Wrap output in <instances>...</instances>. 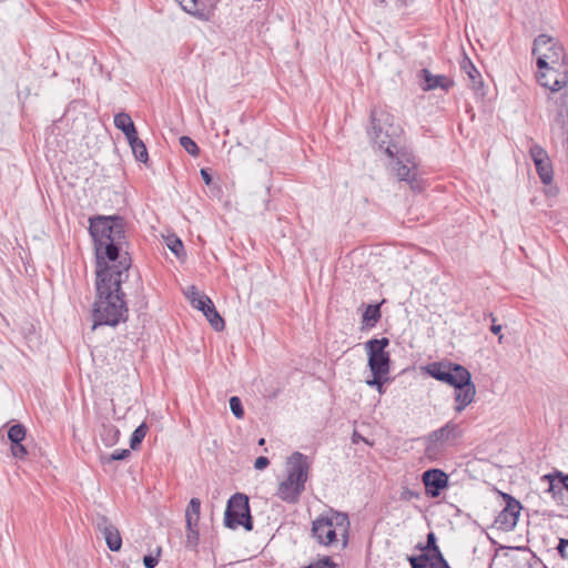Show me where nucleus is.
Segmentation results:
<instances>
[{
	"mask_svg": "<svg viewBox=\"0 0 568 568\" xmlns=\"http://www.w3.org/2000/svg\"><path fill=\"white\" fill-rule=\"evenodd\" d=\"M89 230L95 244L97 270L118 265L121 257L129 256L126 253L120 254L124 244V223L121 217H91Z\"/></svg>",
	"mask_w": 568,
	"mask_h": 568,
	"instance_id": "nucleus-2",
	"label": "nucleus"
},
{
	"mask_svg": "<svg viewBox=\"0 0 568 568\" xmlns=\"http://www.w3.org/2000/svg\"><path fill=\"white\" fill-rule=\"evenodd\" d=\"M505 559L510 568H532L535 556L526 548H513L505 554Z\"/></svg>",
	"mask_w": 568,
	"mask_h": 568,
	"instance_id": "nucleus-17",
	"label": "nucleus"
},
{
	"mask_svg": "<svg viewBox=\"0 0 568 568\" xmlns=\"http://www.w3.org/2000/svg\"><path fill=\"white\" fill-rule=\"evenodd\" d=\"M462 436L459 425L454 422H448L440 428L432 432L425 438V454L432 460L442 458L448 447Z\"/></svg>",
	"mask_w": 568,
	"mask_h": 568,
	"instance_id": "nucleus-7",
	"label": "nucleus"
},
{
	"mask_svg": "<svg viewBox=\"0 0 568 568\" xmlns=\"http://www.w3.org/2000/svg\"><path fill=\"white\" fill-rule=\"evenodd\" d=\"M557 549L560 556L568 560V539H560Z\"/></svg>",
	"mask_w": 568,
	"mask_h": 568,
	"instance_id": "nucleus-38",
	"label": "nucleus"
},
{
	"mask_svg": "<svg viewBox=\"0 0 568 568\" xmlns=\"http://www.w3.org/2000/svg\"><path fill=\"white\" fill-rule=\"evenodd\" d=\"M400 128L394 125L392 116L386 112H372V129L368 132L374 144L383 150L388 158H394L402 150L399 144Z\"/></svg>",
	"mask_w": 568,
	"mask_h": 568,
	"instance_id": "nucleus-6",
	"label": "nucleus"
},
{
	"mask_svg": "<svg viewBox=\"0 0 568 568\" xmlns=\"http://www.w3.org/2000/svg\"><path fill=\"white\" fill-rule=\"evenodd\" d=\"M159 562L158 556H144L143 564L145 568H154Z\"/></svg>",
	"mask_w": 568,
	"mask_h": 568,
	"instance_id": "nucleus-39",
	"label": "nucleus"
},
{
	"mask_svg": "<svg viewBox=\"0 0 568 568\" xmlns=\"http://www.w3.org/2000/svg\"><path fill=\"white\" fill-rule=\"evenodd\" d=\"M460 68L467 74L471 88L474 90L479 89L483 84L480 72L476 69V67L467 57L463 58Z\"/></svg>",
	"mask_w": 568,
	"mask_h": 568,
	"instance_id": "nucleus-22",
	"label": "nucleus"
},
{
	"mask_svg": "<svg viewBox=\"0 0 568 568\" xmlns=\"http://www.w3.org/2000/svg\"><path fill=\"white\" fill-rule=\"evenodd\" d=\"M224 524L231 529H235L239 526H243L248 531L253 529L248 497L246 495L236 493L229 499Z\"/></svg>",
	"mask_w": 568,
	"mask_h": 568,
	"instance_id": "nucleus-10",
	"label": "nucleus"
},
{
	"mask_svg": "<svg viewBox=\"0 0 568 568\" xmlns=\"http://www.w3.org/2000/svg\"><path fill=\"white\" fill-rule=\"evenodd\" d=\"M264 444H265V439H264V438H261V439L258 440V445H261V446H262V445H264Z\"/></svg>",
	"mask_w": 568,
	"mask_h": 568,
	"instance_id": "nucleus-47",
	"label": "nucleus"
},
{
	"mask_svg": "<svg viewBox=\"0 0 568 568\" xmlns=\"http://www.w3.org/2000/svg\"><path fill=\"white\" fill-rule=\"evenodd\" d=\"M105 430L108 432L109 436H110V439L108 440V445H113L118 442L119 439V435H120V432L119 429H116L115 427L111 426L109 428H105Z\"/></svg>",
	"mask_w": 568,
	"mask_h": 568,
	"instance_id": "nucleus-37",
	"label": "nucleus"
},
{
	"mask_svg": "<svg viewBox=\"0 0 568 568\" xmlns=\"http://www.w3.org/2000/svg\"><path fill=\"white\" fill-rule=\"evenodd\" d=\"M566 476L561 471L556 470L541 477L542 481L548 483L547 491L551 494L557 504H564L566 488L561 483V477Z\"/></svg>",
	"mask_w": 568,
	"mask_h": 568,
	"instance_id": "nucleus-18",
	"label": "nucleus"
},
{
	"mask_svg": "<svg viewBox=\"0 0 568 568\" xmlns=\"http://www.w3.org/2000/svg\"><path fill=\"white\" fill-rule=\"evenodd\" d=\"M507 497L506 507L497 515L494 527L498 530L510 531L517 525L521 506L519 501L514 499L508 495H504Z\"/></svg>",
	"mask_w": 568,
	"mask_h": 568,
	"instance_id": "nucleus-12",
	"label": "nucleus"
},
{
	"mask_svg": "<svg viewBox=\"0 0 568 568\" xmlns=\"http://www.w3.org/2000/svg\"><path fill=\"white\" fill-rule=\"evenodd\" d=\"M270 464V460L267 457H264V456H260L256 458L255 463H254V467L258 470H262L264 468H266Z\"/></svg>",
	"mask_w": 568,
	"mask_h": 568,
	"instance_id": "nucleus-40",
	"label": "nucleus"
},
{
	"mask_svg": "<svg viewBox=\"0 0 568 568\" xmlns=\"http://www.w3.org/2000/svg\"><path fill=\"white\" fill-rule=\"evenodd\" d=\"M129 455H130V450L129 449L115 450L111 455H109L108 457H104L103 462L104 463H111V462H114V460H123L126 457H129Z\"/></svg>",
	"mask_w": 568,
	"mask_h": 568,
	"instance_id": "nucleus-35",
	"label": "nucleus"
},
{
	"mask_svg": "<svg viewBox=\"0 0 568 568\" xmlns=\"http://www.w3.org/2000/svg\"><path fill=\"white\" fill-rule=\"evenodd\" d=\"M130 266L131 258L123 256L118 265L97 270L98 301L93 310V329L99 325L115 326L125 318L128 308L121 284L128 278Z\"/></svg>",
	"mask_w": 568,
	"mask_h": 568,
	"instance_id": "nucleus-1",
	"label": "nucleus"
},
{
	"mask_svg": "<svg viewBox=\"0 0 568 568\" xmlns=\"http://www.w3.org/2000/svg\"><path fill=\"white\" fill-rule=\"evenodd\" d=\"M11 453L16 458H24L28 454L27 448L22 445V442L11 443Z\"/></svg>",
	"mask_w": 568,
	"mask_h": 568,
	"instance_id": "nucleus-36",
	"label": "nucleus"
},
{
	"mask_svg": "<svg viewBox=\"0 0 568 568\" xmlns=\"http://www.w3.org/2000/svg\"><path fill=\"white\" fill-rule=\"evenodd\" d=\"M349 527L346 514L329 510L313 521L312 535L323 546L344 549L347 546Z\"/></svg>",
	"mask_w": 568,
	"mask_h": 568,
	"instance_id": "nucleus-4",
	"label": "nucleus"
},
{
	"mask_svg": "<svg viewBox=\"0 0 568 568\" xmlns=\"http://www.w3.org/2000/svg\"><path fill=\"white\" fill-rule=\"evenodd\" d=\"M230 408L236 418H243L244 409L239 397L233 396L230 398Z\"/></svg>",
	"mask_w": 568,
	"mask_h": 568,
	"instance_id": "nucleus-33",
	"label": "nucleus"
},
{
	"mask_svg": "<svg viewBox=\"0 0 568 568\" xmlns=\"http://www.w3.org/2000/svg\"><path fill=\"white\" fill-rule=\"evenodd\" d=\"M540 70L539 83L552 92L559 91L568 83V68L548 65Z\"/></svg>",
	"mask_w": 568,
	"mask_h": 568,
	"instance_id": "nucleus-14",
	"label": "nucleus"
},
{
	"mask_svg": "<svg viewBox=\"0 0 568 568\" xmlns=\"http://www.w3.org/2000/svg\"><path fill=\"white\" fill-rule=\"evenodd\" d=\"M409 562L412 568H450L443 556L420 555L410 557Z\"/></svg>",
	"mask_w": 568,
	"mask_h": 568,
	"instance_id": "nucleus-19",
	"label": "nucleus"
},
{
	"mask_svg": "<svg viewBox=\"0 0 568 568\" xmlns=\"http://www.w3.org/2000/svg\"><path fill=\"white\" fill-rule=\"evenodd\" d=\"M201 501L199 498H192L185 509V520L187 530L193 531V526H197L200 520Z\"/></svg>",
	"mask_w": 568,
	"mask_h": 568,
	"instance_id": "nucleus-23",
	"label": "nucleus"
},
{
	"mask_svg": "<svg viewBox=\"0 0 568 568\" xmlns=\"http://www.w3.org/2000/svg\"><path fill=\"white\" fill-rule=\"evenodd\" d=\"M389 341L386 337L381 339H369L365 346L368 352V366L373 378L366 381L367 385L379 384V378H384L389 373V354L385 351Z\"/></svg>",
	"mask_w": 568,
	"mask_h": 568,
	"instance_id": "nucleus-9",
	"label": "nucleus"
},
{
	"mask_svg": "<svg viewBox=\"0 0 568 568\" xmlns=\"http://www.w3.org/2000/svg\"><path fill=\"white\" fill-rule=\"evenodd\" d=\"M187 295L190 297L192 306L201 311L202 313L205 311V308H209L213 303L206 295L199 292L194 286L190 288Z\"/></svg>",
	"mask_w": 568,
	"mask_h": 568,
	"instance_id": "nucleus-24",
	"label": "nucleus"
},
{
	"mask_svg": "<svg viewBox=\"0 0 568 568\" xmlns=\"http://www.w3.org/2000/svg\"><path fill=\"white\" fill-rule=\"evenodd\" d=\"M393 163V169L396 171V175L400 181L408 182L413 189H415L416 183V163L414 156L404 151L399 150L398 154H395Z\"/></svg>",
	"mask_w": 568,
	"mask_h": 568,
	"instance_id": "nucleus-11",
	"label": "nucleus"
},
{
	"mask_svg": "<svg viewBox=\"0 0 568 568\" xmlns=\"http://www.w3.org/2000/svg\"><path fill=\"white\" fill-rule=\"evenodd\" d=\"M426 549L430 552H427L428 556H443L439 548L436 545V537L434 532H429L427 535V545Z\"/></svg>",
	"mask_w": 568,
	"mask_h": 568,
	"instance_id": "nucleus-32",
	"label": "nucleus"
},
{
	"mask_svg": "<svg viewBox=\"0 0 568 568\" xmlns=\"http://www.w3.org/2000/svg\"><path fill=\"white\" fill-rule=\"evenodd\" d=\"M181 146L192 156H197L200 153V149L197 144L190 136H181L180 138Z\"/></svg>",
	"mask_w": 568,
	"mask_h": 568,
	"instance_id": "nucleus-31",
	"label": "nucleus"
},
{
	"mask_svg": "<svg viewBox=\"0 0 568 568\" xmlns=\"http://www.w3.org/2000/svg\"><path fill=\"white\" fill-rule=\"evenodd\" d=\"M203 314L216 332H221L224 328V326H225L224 320L217 313L213 303L211 304V306L209 308H205Z\"/></svg>",
	"mask_w": 568,
	"mask_h": 568,
	"instance_id": "nucleus-26",
	"label": "nucleus"
},
{
	"mask_svg": "<svg viewBox=\"0 0 568 568\" xmlns=\"http://www.w3.org/2000/svg\"><path fill=\"white\" fill-rule=\"evenodd\" d=\"M200 173H201V176H202L203 181L205 182V184L210 185L212 182V178H211L210 173L207 172V170L201 169Z\"/></svg>",
	"mask_w": 568,
	"mask_h": 568,
	"instance_id": "nucleus-42",
	"label": "nucleus"
},
{
	"mask_svg": "<svg viewBox=\"0 0 568 568\" xmlns=\"http://www.w3.org/2000/svg\"><path fill=\"white\" fill-rule=\"evenodd\" d=\"M529 153L541 182L550 184L554 180V169L547 151L538 144H532Z\"/></svg>",
	"mask_w": 568,
	"mask_h": 568,
	"instance_id": "nucleus-13",
	"label": "nucleus"
},
{
	"mask_svg": "<svg viewBox=\"0 0 568 568\" xmlns=\"http://www.w3.org/2000/svg\"><path fill=\"white\" fill-rule=\"evenodd\" d=\"M146 432H148V427L144 423L135 428V430L133 432L131 439H130V447L132 449L138 448V446L141 444L143 438L145 437Z\"/></svg>",
	"mask_w": 568,
	"mask_h": 568,
	"instance_id": "nucleus-30",
	"label": "nucleus"
},
{
	"mask_svg": "<svg viewBox=\"0 0 568 568\" xmlns=\"http://www.w3.org/2000/svg\"><path fill=\"white\" fill-rule=\"evenodd\" d=\"M426 372L433 378L454 387L456 413H462L474 402L476 396V386L471 381V374L466 367L450 362H436L429 364L426 367Z\"/></svg>",
	"mask_w": 568,
	"mask_h": 568,
	"instance_id": "nucleus-3",
	"label": "nucleus"
},
{
	"mask_svg": "<svg viewBox=\"0 0 568 568\" xmlns=\"http://www.w3.org/2000/svg\"><path fill=\"white\" fill-rule=\"evenodd\" d=\"M114 125L121 130L126 140L138 134L134 123L128 113L121 112L114 116Z\"/></svg>",
	"mask_w": 568,
	"mask_h": 568,
	"instance_id": "nucleus-21",
	"label": "nucleus"
},
{
	"mask_svg": "<svg viewBox=\"0 0 568 568\" xmlns=\"http://www.w3.org/2000/svg\"><path fill=\"white\" fill-rule=\"evenodd\" d=\"M420 73L424 79V83L422 84L424 91H429L437 88L448 90L453 85V82L445 75H433L427 69H423Z\"/></svg>",
	"mask_w": 568,
	"mask_h": 568,
	"instance_id": "nucleus-20",
	"label": "nucleus"
},
{
	"mask_svg": "<svg viewBox=\"0 0 568 568\" xmlns=\"http://www.w3.org/2000/svg\"><path fill=\"white\" fill-rule=\"evenodd\" d=\"M8 437L11 443H19L26 438V428L21 424L11 426L8 430Z\"/></svg>",
	"mask_w": 568,
	"mask_h": 568,
	"instance_id": "nucleus-29",
	"label": "nucleus"
},
{
	"mask_svg": "<svg viewBox=\"0 0 568 568\" xmlns=\"http://www.w3.org/2000/svg\"><path fill=\"white\" fill-rule=\"evenodd\" d=\"M128 142L131 146V150H132L135 159L140 162L145 163L148 161V151H146L145 144L143 143V141L141 139H139L138 134L130 138L128 140Z\"/></svg>",
	"mask_w": 568,
	"mask_h": 568,
	"instance_id": "nucleus-25",
	"label": "nucleus"
},
{
	"mask_svg": "<svg viewBox=\"0 0 568 568\" xmlns=\"http://www.w3.org/2000/svg\"><path fill=\"white\" fill-rule=\"evenodd\" d=\"M381 318L379 305H368L363 314L362 322L367 327H373Z\"/></svg>",
	"mask_w": 568,
	"mask_h": 568,
	"instance_id": "nucleus-27",
	"label": "nucleus"
},
{
	"mask_svg": "<svg viewBox=\"0 0 568 568\" xmlns=\"http://www.w3.org/2000/svg\"><path fill=\"white\" fill-rule=\"evenodd\" d=\"M197 526H193V531L187 530L186 538L189 541L195 542L199 538V531L196 529Z\"/></svg>",
	"mask_w": 568,
	"mask_h": 568,
	"instance_id": "nucleus-41",
	"label": "nucleus"
},
{
	"mask_svg": "<svg viewBox=\"0 0 568 568\" xmlns=\"http://www.w3.org/2000/svg\"><path fill=\"white\" fill-rule=\"evenodd\" d=\"M165 241L168 247L178 258H182L185 255L183 243L179 237L171 235L168 236Z\"/></svg>",
	"mask_w": 568,
	"mask_h": 568,
	"instance_id": "nucleus-28",
	"label": "nucleus"
},
{
	"mask_svg": "<svg viewBox=\"0 0 568 568\" xmlns=\"http://www.w3.org/2000/svg\"><path fill=\"white\" fill-rule=\"evenodd\" d=\"M287 477L277 488V496L286 503H296L308 479L310 463L302 453H294L286 465Z\"/></svg>",
	"mask_w": 568,
	"mask_h": 568,
	"instance_id": "nucleus-5",
	"label": "nucleus"
},
{
	"mask_svg": "<svg viewBox=\"0 0 568 568\" xmlns=\"http://www.w3.org/2000/svg\"><path fill=\"white\" fill-rule=\"evenodd\" d=\"M97 528L103 535L106 546L111 551H119L122 547V538L119 529L104 515L97 519Z\"/></svg>",
	"mask_w": 568,
	"mask_h": 568,
	"instance_id": "nucleus-15",
	"label": "nucleus"
},
{
	"mask_svg": "<svg viewBox=\"0 0 568 568\" xmlns=\"http://www.w3.org/2000/svg\"><path fill=\"white\" fill-rule=\"evenodd\" d=\"M561 483L566 488V493H568V475L561 477Z\"/></svg>",
	"mask_w": 568,
	"mask_h": 568,
	"instance_id": "nucleus-46",
	"label": "nucleus"
},
{
	"mask_svg": "<svg viewBox=\"0 0 568 568\" xmlns=\"http://www.w3.org/2000/svg\"><path fill=\"white\" fill-rule=\"evenodd\" d=\"M182 9L189 13L195 14L199 11L197 0H176Z\"/></svg>",
	"mask_w": 568,
	"mask_h": 568,
	"instance_id": "nucleus-34",
	"label": "nucleus"
},
{
	"mask_svg": "<svg viewBox=\"0 0 568 568\" xmlns=\"http://www.w3.org/2000/svg\"><path fill=\"white\" fill-rule=\"evenodd\" d=\"M532 53L537 55V65L568 68L562 45L547 34H540L535 39Z\"/></svg>",
	"mask_w": 568,
	"mask_h": 568,
	"instance_id": "nucleus-8",
	"label": "nucleus"
},
{
	"mask_svg": "<svg viewBox=\"0 0 568 568\" xmlns=\"http://www.w3.org/2000/svg\"><path fill=\"white\" fill-rule=\"evenodd\" d=\"M372 386H375V388H377L378 393L379 394H383L384 393V388H383V378H379V384H373Z\"/></svg>",
	"mask_w": 568,
	"mask_h": 568,
	"instance_id": "nucleus-44",
	"label": "nucleus"
},
{
	"mask_svg": "<svg viewBox=\"0 0 568 568\" xmlns=\"http://www.w3.org/2000/svg\"><path fill=\"white\" fill-rule=\"evenodd\" d=\"M423 483L426 494L430 497H437L440 490L448 485V476L440 469H428L423 474Z\"/></svg>",
	"mask_w": 568,
	"mask_h": 568,
	"instance_id": "nucleus-16",
	"label": "nucleus"
},
{
	"mask_svg": "<svg viewBox=\"0 0 568 568\" xmlns=\"http://www.w3.org/2000/svg\"><path fill=\"white\" fill-rule=\"evenodd\" d=\"M412 0H395V3L397 7H405L407 6Z\"/></svg>",
	"mask_w": 568,
	"mask_h": 568,
	"instance_id": "nucleus-45",
	"label": "nucleus"
},
{
	"mask_svg": "<svg viewBox=\"0 0 568 568\" xmlns=\"http://www.w3.org/2000/svg\"><path fill=\"white\" fill-rule=\"evenodd\" d=\"M490 331L495 335H498L501 332V325L493 324L491 327H490Z\"/></svg>",
	"mask_w": 568,
	"mask_h": 568,
	"instance_id": "nucleus-43",
	"label": "nucleus"
}]
</instances>
